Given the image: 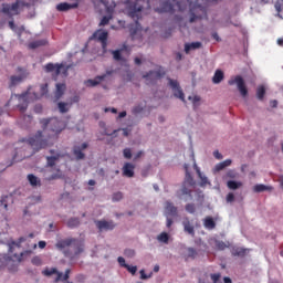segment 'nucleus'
Instances as JSON below:
<instances>
[{
	"mask_svg": "<svg viewBox=\"0 0 283 283\" xmlns=\"http://www.w3.org/2000/svg\"><path fill=\"white\" fill-rule=\"evenodd\" d=\"M56 249L60 251L72 247L73 252H70V250H65L64 255L65 258H69L71 261L75 260L81 253L84 252V241L82 239H61V241H57Z\"/></svg>",
	"mask_w": 283,
	"mask_h": 283,
	"instance_id": "1",
	"label": "nucleus"
},
{
	"mask_svg": "<svg viewBox=\"0 0 283 283\" xmlns=\"http://www.w3.org/2000/svg\"><path fill=\"white\" fill-rule=\"evenodd\" d=\"M147 6V8H150L149 0H136V1H126V10L129 18H132L137 27V30L133 31L132 34L135 35L136 32L140 29L139 19L142 18L143 9Z\"/></svg>",
	"mask_w": 283,
	"mask_h": 283,
	"instance_id": "2",
	"label": "nucleus"
},
{
	"mask_svg": "<svg viewBox=\"0 0 283 283\" xmlns=\"http://www.w3.org/2000/svg\"><path fill=\"white\" fill-rule=\"evenodd\" d=\"M40 123H41L44 132H50L49 138L56 139L57 135H60L61 132L64 129L63 122L56 117L43 118L40 120Z\"/></svg>",
	"mask_w": 283,
	"mask_h": 283,
	"instance_id": "3",
	"label": "nucleus"
},
{
	"mask_svg": "<svg viewBox=\"0 0 283 283\" xmlns=\"http://www.w3.org/2000/svg\"><path fill=\"white\" fill-rule=\"evenodd\" d=\"M184 170H186V178L184 179V186H181V190L177 191V197L179 199H182L184 196L188 197L186 198V201L192 200V188L196 185L193 177L191 176V172L189 171V165L184 164Z\"/></svg>",
	"mask_w": 283,
	"mask_h": 283,
	"instance_id": "4",
	"label": "nucleus"
},
{
	"mask_svg": "<svg viewBox=\"0 0 283 283\" xmlns=\"http://www.w3.org/2000/svg\"><path fill=\"white\" fill-rule=\"evenodd\" d=\"M71 65H66L65 63H48L44 66V70L46 73H52V77L54 81H57V76H60L61 74L63 76H67L69 75V70H70Z\"/></svg>",
	"mask_w": 283,
	"mask_h": 283,
	"instance_id": "5",
	"label": "nucleus"
},
{
	"mask_svg": "<svg viewBox=\"0 0 283 283\" xmlns=\"http://www.w3.org/2000/svg\"><path fill=\"white\" fill-rule=\"evenodd\" d=\"M70 273H71L70 269L65 270V274H63V272H59L56 268H45V270H43L42 272V274L48 277L52 275H56L54 283H59V282L71 283L70 281H67L70 277Z\"/></svg>",
	"mask_w": 283,
	"mask_h": 283,
	"instance_id": "6",
	"label": "nucleus"
},
{
	"mask_svg": "<svg viewBox=\"0 0 283 283\" xmlns=\"http://www.w3.org/2000/svg\"><path fill=\"white\" fill-rule=\"evenodd\" d=\"M28 146H31L34 151H39L48 147V139L43 138V134L41 130L29 139Z\"/></svg>",
	"mask_w": 283,
	"mask_h": 283,
	"instance_id": "7",
	"label": "nucleus"
},
{
	"mask_svg": "<svg viewBox=\"0 0 283 283\" xmlns=\"http://www.w3.org/2000/svg\"><path fill=\"white\" fill-rule=\"evenodd\" d=\"M237 84V88H239V93H241V97H247L249 95V90L245 85V82L241 75L234 76V78H230L228 81V85L233 86Z\"/></svg>",
	"mask_w": 283,
	"mask_h": 283,
	"instance_id": "8",
	"label": "nucleus"
},
{
	"mask_svg": "<svg viewBox=\"0 0 283 283\" xmlns=\"http://www.w3.org/2000/svg\"><path fill=\"white\" fill-rule=\"evenodd\" d=\"M97 40L102 43V49L104 53L107 51V40H108V32L102 29L96 30L93 35L90 38V41Z\"/></svg>",
	"mask_w": 283,
	"mask_h": 283,
	"instance_id": "9",
	"label": "nucleus"
},
{
	"mask_svg": "<svg viewBox=\"0 0 283 283\" xmlns=\"http://www.w3.org/2000/svg\"><path fill=\"white\" fill-rule=\"evenodd\" d=\"M165 75H166V71L164 70V67L160 66L156 71H149L147 74L144 75V78H146L151 84H155L157 81L165 77Z\"/></svg>",
	"mask_w": 283,
	"mask_h": 283,
	"instance_id": "10",
	"label": "nucleus"
},
{
	"mask_svg": "<svg viewBox=\"0 0 283 283\" xmlns=\"http://www.w3.org/2000/svg\"><path fill=\"white\" fill-rule=\"evenodd\" d=\"M20 2L19 0L12 4L3 3L1 12L10 18L19 14Z\"/></svg>",
	"mask_w": 283,
	"mask_h": 283,
	"instance_id": "11",
	"label": "nucleus"
},
{
	"mask_svg": "<svg viewBox=\"0 0 283 283\" xmlns=\"http://www.w3.org/2000/svg\"><path fill=\"white\" fill-rule=\"evenodd\" d=\"M169 85L171 90L174 91L175 97L179 98L181 102L186 103L185 93L182 92L180 84L177 80H172L168 77Z\"/></svg>",
	"mask_w": 283,
	"mask_h": 283,
	"instance_id": "12",
	"label": "nucleus"
},
{
	"mask_svg": "<svg viewBox=\"0 0 283 283\" xmlns=\"http://www.w3.org/2000/svg\"><path fill=\"white\" fill-rule=\"evenodd\" d=\"M178 4L177 0H166L161 3V8H157L158 13H174L175 7Z\"/></svg>",
	"mask_w": 283,
	"mask_h": 283,
	"instance_id": "13",
	"label": "nucleus"
},
{
	"mask_svg": "<svg viewBox=\"0 0 283 283\" xmlns=\"http://www.w3.org/2000/svg\"><path fill=\"white\" fill-rule=\"evenodd\" d=\"M95 223L99 232L113 231L116 227V223L113 220H95Z\"/></svg>",
	"mask_w": 283,
	"mask_h": 283,
	"instance_id": "14",
	"label": "nucleus"
},
{
	"mask_svg": "<svg viewBox=\"0 0 283 283\" xmlns=\"http://www.w3.org/2000/svg\"><path fill=\"white\" fill-rule=\"evenodd\" d=\"M18 72L22 73V75H19V76L12 75L10 77V84H9L10 88H12V87L17 86L18 84H20L28 76V73L22 67H18Z\"/></svg>",
	"mask_w": 283,
	"mask_h": 283,
	"instance_id": "15",
	"label": "nucleus"
},
{
	"mask_svg": "<svg viewBox=\"0 0 283 283\" xmlns=\"http://www.w3.org/2000/svg\"><path fill=\"white\" fill-rule=\"evenodd\" d=\"M87 147H88L87 143H83L82 145H75L73 147V154L76 160H83L85 158V154L83 151L87 149Z\"/></svg>",
	"mask_w": 283,
	"mask_h": 283,
	"instance_id": "16",
	"label": "nucleus"
},
{
	"mask_svg": "<svg viewBox=\"0 0 283 283\" xmlns=\"http://www.w3.org/2000/svg\"><path fill=\"white\" fill-rule=\"evenodd\" d=\"M165 214L166 217H178V208L174 205L172 201L167 200L165 203Z\"/></svg>",
	"mask_w": 283,
	"mask_h": 283,
	"instance_id": "17",
	"label": "nucleus"
},
{
	"mask_svg": "<svg viewBox=\"0 0 283 283\" xmlns=\"http://www.w3.org/2000/svg\"><path fill=\"white\" fill-rule=\"evenodd\" d=\"M78 8V1L74 3L61 2L56 6L59 12H67L70 10H75Z\"/></svg>",
	"mask_w": 283,
	"mask_h": 283,
	"instance_id": "18",
	"label": "nucleus"
},
{
	"mask_svg": "<svg viewBox=\"0 0 283 283\" xmlns=\"http://www.w3.org/2000/svg\"><path fill=\"white\" fill-rule=\"evenodd\" d=\"M123 176L127 178H133L135 176V165L132 163H125L123 167Z\"/></svg>",
	"mask_w": 283,
	"mask_h": 283,
	"instance_id": "19",
	"label": "nucleus"
},
{
	"mask_svg": "<svg viewBox=\"0 0 283 283\" xmlns=\"http://www.w3.org/2000/svg\"><path fill=\"white\" fill-rule=\"evenodd\" d=\"M201 48H202V43L199 41L192 42V43H186L184 44V52H186V54H189L191 51L200 50Z\"/></svg>",
	"mask_w": 283,
	"mask_h": 283,
	"instance_id": "20",
	"label": "nucleus"
},
{
	"mask_svg": "<svg viewBox=\"0 0 283 283\" xmlns=\"http://www.w3.org/2000/svg\"><path fill=\"white\" fill-rule=\"evenodd\" d=\"M105 78H106V74L98 75L94 80H92V78L87 80L86 85L88 87H95V86L99 85Z\"/></svg>",
	"mask_w": 283,
	"mask_h": 283,
	"instance_id": "21",
	"label": "nucleus"
},
{
	"mask_svg": "<svg viewBox=\"0 0 283 283\" xmlns=\"http://www.w3.org/2000/svg\"><path fill=\"white\" fill-rule=\"evenodd\" d=\"M28 93H23L21 95H19V101L22 102V104L18 105V108L21 113H24L28 108Z\"/></svg>",
	"mask_w": 283,
	"mask_h": 283,
	"instance_id": "22",
	"label": "nucleus"
},
{
	"mask_svg": "<svg viewBox=\"0 0 283 283\" xmlns=\"http://www.w3.org/2000/svg\"><path fill=\"white\" fill-rule=\"evenodd\" d=\"M273 187L272 186H266L264 184H256L253 186V192L255 193H261L264 191H272Z\"/></svg>",
	"mask_w": 283,
	"mask_h": 283,
	"instance_id": "23",
	"label": "nucleus"
},
{
	"mask_svg": "<svg viewBox=\"0 0 283 283\" xmlns=\"http://www.w3.org/2000/svg\"><path fill=\"white\" fill-rule=\"evenodd\" d=\"M184 231H186L188 234L195 237V228L192 227L189 218L184 219Z\"/></svg>",
	"mask_w": 283,
	"mask_h": 283,
	"instance_id": "24",
	"label": "nucleus"
},
{
	"mask_svg": "<svg viewBox=\"0 0 283 283\" xmlns=\"http://www.w3.org/2000/svg\"><path fill=\"white\" fill-rule=\"evenodd\" d=\"M224 80V73L222 70L214 71V76H212V83L214 85L220 84Z\"/></svg>",
	"mask_w": 283,
	"mask_h": 283,
	"instance_id": "25",
	"label": "nucleus"
},
{
	"mask_svg": "<svg viewBox=\"0 0 283 283\" xmlns=\"http://www.w3.org/2000/svg\"><path fill=\"white\" fill-rule=\"evenodd\" d=\"M66 90V84L65 83H57L56 84V91H55V98L59 101L63 95Z\"/></svg>",
	"mask_w": 283,
	"mask_h": 283,
	"instance_id": "26",
	"label": "nucleus"
},
{
	"mask_svg": "<svg viewBox=\"0 0 283 283\" xmlns=\"http://www.w3.org/2000/svg\"><path fill=\"white\" fill-rule=\"evenodd\" d=\"M251 250L247 248H234L232 250V256L244 258Z\"/></svg>",
	"mask_w": 283,
	"mask_h": 283,
	"instance_id": "27",
	"label": "nucleus"
},
{
	"mask_svg": "<svg viewBox=\"0 0 283 283\" xmlns=\"http://www.w3.org/2000/svg\"><path fill=\"white\" fill-rule=\"evenodd\" d=\"M265 94H266V88L264 85H259L256 87V99L260 101V102H263L264 101V97H265Z\"/></svg>",
	"mask_w": 283,
	"mask_h": 283,
	"instance_id": "28",
	"label": "nucleus"
},
{
	"mask_svg": "<svg viewBox=\"0 0 283 283\" xmlns=\"http://www.w3.org/2000/svg\"><path fill=\"white\" fill-rule=\"evenodd\" d=\"M226 185L228 186V189H230V190H238V189L242 188L243 182L237 181V180H228V182Z\"/></svg>",
	"mask_w": 283,
	"mask_h": 283,
	"instance_id": "29",
	"label": "nucleus"
},
{
	"mask_svg": "<svg viewBox=\"0 0 283 283\" xmlns=\"http://www.w3.org/2000/svg\"><path fill=\"white\" fill-rule=\"evenodd\" d=\"M232 165V160L231 159H226L219 164H217V166H214V170L216 171H221L223 169H226L227 167H230Z\"/></svg>",
	"mask_w": 283,
	"mask_h": 283,
	"instance_id": "30",
	"label": "nucleus"
},
{
	"mask_svg": "<svg viewBox=\"0 0 283 283\" xmlns=\"http://www.w3.org/2000/svg\"><path fill=\"white\" fill-rule=\"evenodd\" d=\"M28 180L32 187H41V180L35 175L29 174Z\"/></svg>",
	"mask_w": 283,
	"mask_h": 283,
	"instance_id": "31",
	"label": "nucleus"
},
{
	"mask_svg": "<svg viewBox=\"0 0 283 283\" xmlns=\"http://www.w3.org/2000/svg\"><path fill=\"white\" fill-rule=\"evenodd\" d=\"M203 227H206V229L213 230L216 228V221L212 217H206L203 220Z\"/></svg>",
	"mask_w": 283,
	"mask_h": 283,
	"instance_id": "32",
	"label": "nucleus"
},
{
	"mask_svg": "<svg viewBox=\"0 0 283 283\" xmlns=\"http://www.w3.org/2000/svg\"><path fill=\"white\" fill-rule=\"evenodd\" d=\"M188 254H186V260H196L198 256L197 250L195 248H188Z\"/></svg>",
	"mask_w": 283,
	"mask_h": 283,
	"instance_id": "33",
	"label": "nucleus"
},
{
	"mask_svg": "<svg viewBox=\"0 0 283 283\" xmlns=\"http://www.w3.org/2000/svg\"><path fill=\"white\" fill-rule=\"evenodd\" d=\"M80 224H81V222H80V219H78V218H71V219L67 221V227H69L70 229H75V228H77Z\"/></svg>",
	"mask_w": 283,
	"mask_h": 283,
	"instance_id": "34",
	"label": "nucleus"
},
{
	"mask_svg": "<svg viewBox=\"0 0 283 283\" xmlns=\"http://www.w3.org/2000/svg\"><path fill=\"white\" fill-rule=\"evenodd\" d=\"M238 178V172L234 169L228 170L226 175H223V179H237Z\"/></svg>",
	"mask_w": 283,
	"mask_h": 283,
	"instance_id": "35",
	"label": "nucleus"
},
{
	"mask_svg": "<svg viewBox=\"0 0 283 283\" xmlns=\"http://www.w3.org/2000/svg\"><path fill=\"white\" fill-rule=\"evenodd\" d=\"M214 247L219 251H224L226 249L229 248L228 243H224V241H214Z\"/></svg>",
	"mask_w": 283,
	"mask_h": 283,
	"instance_id": "36",
	"label": "nucleus"
},
{
	"mask_svg": "<svg viewBox=\"0 0 283 283\" xmlns=\"http://www.w3.org/2000/svg\"><path fill=\"white\" fill-rule=\"evenodd\" d=\"M59 109H60V112H61L62 114L67 113L69 109H70L69 103L60 102V103H59Z\"/></svg>",
	"mask_w": 283,
	"mask_h": 283,
	"instance_id": "37",
	"label": "nucleus"
},
{
	"mask_svg": "<svg viewBox=\"0 0 283 283\" xmlns=\"http://www.w3.org/2000/svg\"><path fill=\"white\" fill-rule=\"evenodd\" d=\"M43 45H45V41L44 40H39V41H34V42L30 43V49L35 50V49H38L40 46H43Z\"/></svg>",
	"mask_w": 283,
	"mask_h": 283,
	"instance_id": "38",
	"label": "nucleus"
},
{
	"mask_svg": "<svg viewBox=\"0 0 283 283\" xmlns=\"http://www.w3.org/2000/svg\"><path fill=\"white\" fill-rule=\"evenodd\" d=\"M46 159H48V166L54 167L56 160H59V155L57 156H48Z\"/></svg>",
	"mask_w": 283,
	"mask_h": 283,
	"instance_id": "39",
	"label": "nucleus"
},
{
	"mask_svg": "<svg viewBox=\"0 0 283 283\" xmlns=\"http://www.w3.org/2000/svg\"><path fill=\"white\" fill-rule=\"evenodd\" d=\"M123 198H124L123 192L122 191H116V192H114L112 199H113V202H119L120 200H123Z\"/></svg>",
	"mask_w": 283,
	"mask_h": 283,
	"instance_id": "40",
	"label": "nucleus"
},
{
	"mask_svg": "<svg viewBox=\"0 0 283 283\" xmlns=\"http://www.w3.org/2000/svg\"><path fill=\"white\" fill-rule=\"evenodd\" d=\"M24 241H25L24 237H20L18 243H17V241H12V243H10V252L12 253L13 247L20 248V244H21L22 242H24Z\"/></svg>",
	"mask_w": 283,
	"mask_h": 283,
	"instance_id": "41",
	"label": "nucleus"
},
{
	"mask_svg": "<svg viewBox=\"0 0 283 283\" xmlns=\"http://www.w3.org/2000/svg\"><path fill=\"white\" fill-rule=\"evenodd\" d=\"M192 168L195 169V171L197 172V176L201 177V170L198 166V164L196 163V159H195V154L192 153Z\"/></svg>",
	"mask_w": 283,
	"mask_h": 283,
	"instance_id": "42",
	"label": "nucleus"
},
{
	"mask_svg": "<svg viewBox=\"0 0 283 283\" xmlns=\"http://www.w3.org/2000/svg\"><path fill=\"white\" fill-rule=\"evenodd\" d=\"M158 240L167 244L169 241V234H167V232H161V234L158 237Z\"/></svg>",
	"mask_w": 283,
	"mask_h": 283,
	"instance_id": "43",
	"label": "nucleus"
},
{
	"mask_svg": "<svg viewBox=\"0 0 283 283\" xmlns=\"http://www.w3.org/2000/svg\"><path fill=\"white\" fill-rule=\"evenodd\" d=\"M186 211L190 214L196 213V206L195 203H186Z\"/></svg>",
	"mask_w": 283,
	"mask_h": 283,
	"instance_id": "44",
	"label": "nucleus"
},
{
	"mask_svg": "<svg viewBox=\"0 0 283 283\" xmlns=\"http://www.w3.org/2000/svg\"><path fill=\"white\" fill-rule=\"evenodd\" d=\"M111 20H112V15H104L99 22V27L108 25Z\"/></svg>",
	"mask_w": 283,
	"mask_h": 283,
	"instance_id": "45",
	"label": "nucleus"
},
{
	"mask_svg": "<svg viewBox=\"0 0 283 283\" xmlns=\"http://www.w3.org/2000/svg\"><path fill=\"white\" fill-rule=\"evenodd\" d=\"M60 178H61V174H60V169H57V172L46 177V180L52 181V180H56V179H60Z\"/></svg>",
	"mask_w": 283,
	"mask_h": 283,
	"instance_id": "46",
	"label": "nucleus"
},
{
	"mask_svg": "<svg viewBox=\"0 0 283 283\" xmlns=\"http://www.w3.org/2000/svg\"><path fill=\"white\" fill-rule=\"evenodd\" d=\"M234 200H235L234 193L233 192H228V195L226 196V202L232 203V202H234Z\"/></svg>",
	"mask_w": 283,
	"mask_h": 283,
	"instance_id": "47",
	"label": "nucleus"
},
{
	"mask_svg": "<svg viewBox=\"0 0 283 283\" xmlns=\"http://www.w3.org/2000/svg\"><path fill=\"white\" fill-rule=\"evenodd\" d=\"M198 20H202V15H197L196 13H190V23H195Z\"/></svg>",
	"mask_w": 283,
	"mask_h": 283,
	"instance_id": "48",
	"label": "nucleus"
},
{
	"mask_svg": "<svg viewBox=\"0 0 283 283\" xmlns=\"http://www.w3.org/2000/svg\"><path fill=\"white\" fill-rule=\"evenodd\" d=\"M48 93H49L48 84H46V83H45V84H42V85H41V96H42V97H43V96H46Z\"/></svg>",
	"mask_w": 283,
	"mask_h": 283,
	"instance_id": "49",
	"label": "nucleus"
},
{
	"mask_svg": "<svg viewBox=\"0 0 283 283\" xmlns=\"http://www.w3.org/2000/svg\"><path fill=\"white\" fill-rule=\"evenodd\" d=\"M123 153H124V157L126 159H132L133 154H132V149L130 148H125Z\"/></svg>",
	"mask_w": 283,
	"mask_h": 283,
	"instance_id": "50",
	"label": "nucleus"
},
{
	"mask_svg": "<svg viewBox=\"0 0 283 283\" xmlns=\"http://www.w3.org/2000/svg\"><path fill=\"white\" fill-rule=\"evenodd\" d=\"M125 269H127V271H128L129 273H132L133 275H135L136 272H137V265H126Z\"/></svg>",
	"mask_w": 283,
	"mask_h": 283,
	"instance_id": "51",
	"label": "nucleus"
},
{
	"mask_svg": "<svg viewBox=\"0 0 283 283\" xmlns=\"http://www.w3.org/2000/svg\"><path fill=\"white\" fill-rule=\"evenodd\" d=\"M113 55L115 61H122V53L119 50L113 51Z\"/></svg>",
	"mask_w": 283,
	"mask_h": 283,
	"instance_id": "52",
	"label": "nucleus"
},
{
	"mask_svg": "<svg viewBox=\"0 0 283 283\" xmlns=\"http://www.w3.org/2000/svg\"><path fill=\"white\" fill-rule=\"evenodd\" d=\"M32 264L35 266H40L42 264L40 256H33Z\"/></svg>",
	"mask_w": 283,
	"mask_h": 283,
	"instance_id": "53",
	"label": "nucleus"
},
{
	"mask_svg": "<svg viewBox=\"0 0 283 283\" xmlns=\"http://www.w3.org/2000/svg\"><path fill=\"white\" fill-rule=\"evenodd\" d=\"M143 111H144V107H143L142 105H137V106H135V107L133 108V113H134L135 115L143 113Z\"/></svg>",
	"mask_w": 283,
	"mask_h": 283,
	"instance_id": "54",
	"label": "nucleus"
},
{
	"mask_svg": "<svg viewBox=\"0 0 283 283\" xmlns=\"http://www.w3.org/2000/svg\"><path fill=\"white\" fill-rule=\"evenodd\" d=\"M126 258H134L135 256V250H125L124 252Z\"/></svg>",
	"mask_w": 283,
	"mask_h": 283,
	"instance_id": "55",
	"label": "nucleus"
},
{
	"mask_svg": "<svg viewBox=\"0 0 283 283\" xmlns=\"http://www.w3.org/2000/svg\"><path fill=\"white\" fill-rule=\"evenodd\" d=\"M118 263L122 268H125L128 265V263H126L124 256H118Z\"/></svg>",
	"mask_w": 283,
	"mask_h": 283,
	"instance_id": "56",
	"label": "nucleus"
},
{
	"mask_svg": "<svg viewBox=\"0 0 283 283\" xmlns=\"http://www.w3.org/2000/svg\"><path fill=\"white\" fill-rule=\"evenodd\" d=\"M221 277V274H210V279H212L213 283H218Z\"/></svg>",
	"mask_w": 283,
	"mask_h": 283,
	"instance_id": "57",
	"label": "nucleus"
},
{
	"mask_svg": "<svg viewBox=\"0 0 283 283\" xmlns=\"http://www.w3.org/2000/svg\"><path fill=\"white\" fill-rule=\"evenodd\" d=\"M151 277V274L147 275L145 270H140V279L142 280H148Z\"/></svg>",
	"mask_w": 283,
	"mask_h": 283,
	"instance_id": "58",
	"label": "nucleus"
},
{
	"mask_svg": "<svg viewBox=\"0 0 283 283\" xmlns=\"http://www.w3.org/2000/svg\"><path fill=\"white\" fill-rule=\"evenodd\" d=\"M199 179H201V186H206L208 184V178L207 176H203L201 172V176H199Z\"/></svg>",
	"mask_w": 283,
	"mask_h": 283,
	"instance_id": "59",
	"label": "nucleus"
},
{
	"mask_svg": "<svg viewBox=\"0 0 283 283\" xmlns=\"http://www.w3.org/2000/svg\"><path fill=\"white\" fill-rule=\"evenodd\" d=\"M213 155L217 158V160H221L223 158L222 154L219 150H214Z\"/></svg>",
	"mask_w": 283,
	"mask_h": 283,
	"instance_id": "60",
	"label": "nucleus"
},
{
	"mask_svg": "<svg viewBox=\"0 0 283 283\" xmlns=\"http://www.w3.org/2000/svg\"><path fill=\"white\" fill-rule=\"evenodd\" d=\"M143 156H144V151H143V150H139V151L135 155L134 160L136 161V160H138L139 158H142Z\"/></svg>",
	"mask_w": 283,
	"mask_h": 283,
	"instance_id": "61",
	"label": "nucleus"
},
{
	"mask_svg": "<svg viewBox=\"0 0 283 283\" xmlns=\"http://www.w3.org/2000/svg\"><path fill=\"white\" fill-rule=\"evenodd\" d=\"M108 112H112L113 114H117V108H115V107H106L105 108V113H108Z\"/></svg>",
	"mask_w": 283,
	"mask_h": 283,
	"instance_id": "62",
	"label": "nucleus"
},
{
	"mask_svg": "<svg viewBox=\"0 0 283 283\" xmlns=\"http://www.w3.org/2000/svg\"><path fill=\"white\" fill-rule=\"evenodd\" d=\"M279 184L281 189L283 190V175L279 176Z\"/></svg>",
	"mask_w": 283,
	"mask_h": 283,
	"instance_id": "63",
	"label": "nucleus"
},
{
	"mask_svg": "<svg viewBox=\"0 0 283 283\" xmlns=\"http://www.w3.org/2000/svg\"><path fill=\"white\" fill-rule=\"evenodd\" d=\"M46 247L45 241H39V248L44 249Z\"/></svg>",
	"mask_w": 283,
	"mask_h": 283,
	"instance_id": "64",
	"label": "nucleus"
}]
</instances>
